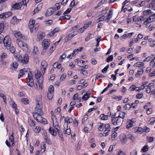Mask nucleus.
I'll use <instances>...</instances> for the list:
<instances>
[{
    "mask_svg": "<svg viewBox=\"0 0 155 155\" xmlns=\"http://www.w3.org/2000/svg\"><path fill=\"white\" fill-rule=\"evenodd\" d=\"M28 72V78L27 81V85L30 87H33L34 85L33 80V75L31 71L29 69H27V71L25 69L20 70L19 71V74L18 75V78L19 79L26 72Z\"/></svg>",
    "mask_w": 155,
    "mask_h": 155,
    "instance_id": "obj_1",
    "label": "nucleus"
},
{
    "mask_svg": "<svg viewBox=\"0 0 155 155\" xmlns=\"http://www.w3.org/2000/svg\"><path fill=\"white\" fill-rule=\"evenodd\" d=\"M36 72L35 74V77L37 79L38 82L39 87H38L37 84L35 86V87L36 89H38L39 88L42 89L43 81V75L45 72L42 70H41V71L38 70L36 71Z\"/></svg>",
    "mask_w": 155,
    "mask_h": 155,
    "instance_id": "obj_2",
    "label": "nucleus"
},
{
    "mask_svg": "<svg viewBox=\"0 0 155 155\" xmlns=\"http://www.w3.org/2000/svg\"><path fill=\"white\" fill-rule=\"evenodd\" d=\"M32 114L35 119L38 122H39L44 124H47V121L46 120L45 118H42V117L41 116V115H42V114H40L37 113H33Z\"/></svg>",
    "mask_w": 155,
    "mask_h": 155,
    "instance_id": "obj_3",
    "label": "nucleus"
},
{
    "mask_svg": "<svg viewBox=\"0 0 155 155\" xmlns=\"http://www.w3.org/2000/svg\"><path fill=\"white\" fill-rule=\"evenodd\" d=\"M16 56L19 62L24 64H27L28 62L29 58L27 54H25L23 56V59L22 57L19 54H17Z\"/></svg>",
    "mask_w": 155,
    "mask_h": 155,
    "instance_id": "obj_4",
    "label": "nucleus"
},
{
    "mask_svg": "<svg viewBox=\"0 0 155 155\" xmlns=\"http://www.w3.org/2000/svg\"><path fill=\"white\" fill-rule=\"evenodd\" d=\"M36 106L35 109V112L34 113H37L40 114H43L42 106L41 102L37 101L36 102Z\"/></svg>",
    "mask_w": 155,
    "mask_h": 155,
    "instance_id": "obj_5",
    "label": "nucleus"
},
{
    "mask_svg": "<svg viewBox=\"0 0 155 155\" xmlns=\"http://www.w3.org/2000/svg\"><path fill=\"white\" fill-rule=\"evenodd\" d=\"M5 47L6 48H9V46L11 45V40L9 36H6L3 40Z\"/></svg>",
    "mask_w": 155,
    "mask_h": 155,
    "instance_id": "obj_6",
    "label": "nucleus"
},
{
    "mask_svg": "<svg viewBox=\"0 0 155 155\" xmlns=\"http://www.w3.org/2000/svg\"><path fill=\"white\" fill-rule=\"evenodd\" d=\"M13 33L15 36L18 38L17 39H22L24 40L27 39V37L25 36H23L20 31H13Z\"/></svg>",
    "mask_w": 155,
    "mask_h": 155,
    "instance_id": "obj_7",
    "label": "nucleus"
},
{
    "mask_svg": "<svg viewBox=\"0 0 155 155\" xmlns=\"http://www.w3.org/2000/svg\"><path fill=\"white\" fill-rule=\"evenodd\" d=\"M122 121V120L117 117L112 120V122L114 125L116 126L121 124Z\"/></svg>",
    "mask_w": 155,
    "mask_h": 155,
    "instance_id": "obj_8",
    "label": "nucleus"
},
{
    "mask_svg": "<svg viewBox=\"0 0 155 155\" xmlns=\"http://www.w3.org/2000/svg\"><path fill=\"white\" fill-rule=\"evenodd\" d=\"M52 120H53V126L56 129L58 130L60 127L58 125V120L56 117L55 116H52Z\"/></svg>",
    "mask_w": 155,
    "mask_h": 155,
    "instance_id": "obj_9",
    "label": "nucleus"
},
{
    "mask_svg": "<svg viewBox=\"0 0 155 155\" xmlns=\"http://www.w3.org/2000/svg\"><path fill=\"white\" fill-rule=\"evenodd\" d=\"M50 40L48 39H45L43 41L42 45L45 50L47 49L50 45Z\"/></svg>",
    "mask_w": 155,
    "mask_h": 155,
    "instance_id": "obj_10",
    "label": "nucleus"
},
{
    "mask_svg": "<svg viewBox=\"0 0 155 155\" xmlns=\"http://www.w3.org/2000/svg\"><path fill=\"white\" fill-rule=\"evenodd\" d=\"M16 42L18 45L22 49H24L25 48H27V45L26 44L24 43L21 41H19V39H17Z\"/></svg>",
    "mask_w": 155,
    "mask_h": 155,
    "instance_id": "obj_11",
    "label": "nucleus"
},
{
    "mask_svg": "<svg viewBox=\"0 0 155 155\" xmlns=\"http://www.w3.org/2000/svg\"><path fill=\"white\" fill-rule=\"evenodd\" d=\"M48 66L47 62L45 60H43L41 63L40 69L41 70H42L45 71V70Z\"/></svg>",
    "mask_w": 155,
    "mask_h": 155,
    "instance_id": "obj_12",
    "label": "nucleus"
},
{
    "mask_svg": "<svg viewBox=\"0 0 155 155\" xmlns=\"http://www.w3.org/2000/svg\"><path fill=\"white\" fill-rule=\"evenodd\" d=\"M60 28H56L53 29L51 32L49 33L47 35L48 37L49 38L53 36L55 34L58 32L59 31Z\"/></svg>",
    "mask_w": 155,
    "mask_h": 155,
    "instance_id": "obj_13",
    "label": "nucleus"
},
{
    "mask_svg": "<svg viewBox=\"0 0 155 155\" xmlns=\"http://www.w3.org/2000/svg\"><path fill=\"white\" fill-rule=\"evenodd\" d=\"M22 2H19L18 3H16L13 4L12 5V7L13 8L16 10L20 9L22 6Z\"/></svg>",
    "mask_w": 155,
    "mask_h": 155,
    "instance_id": "obj_14",
    "label": "nucleus"
},
{
    "mask_svg": "<svg viewBox=\"0 0 155 155\" xmlns=\"http://www.w3.org/2000/svg\"><path fill=\"white\" fill-rule=\"evenodd\" d=\"M68 124H65L64 125V131L63 133L64 134L70 135L71 134V131L70 128H68Z\"/></svg>",
    "mask_w": 155,
    "mask_h": 155,
    "instance_id": "obj_15",
    "label": "nucleus"
},
{
    "mask_svg": "<svg viewBox=\"0 0 155 155\" xmlns=\"http://www.w3.org/2000/svg\"><path fill=\"white\" fill-rule=\"evenodd\" d=\"M127 138V135H126L125 134H122L120 135V139L122 143L123 144H125L126 143Z\"/></svg>",
    "mask_w": 155,
    "mask_h": 155,
    "instance_id": "obj_16",
    "label": "nucleus"
},
{
    "mask_svg": "<svg viewBox=\"0 0 155 155\" xmlns=\"http://www.w3.org/2000/svg\"><path fill=\"white\" fill-rule=\"evenodd\" d=\"M35 20L32 19L30 20L29 23L28 27L31 32H32L33 30L34 26L35 24Z\"/></svg>",
    "mask_w": 155,
    "mask_h": 155,
    "instance_id": "obj_17",
    "label": "nucleus"
},
{
    "mask_svg": "<svg viewBox=\"0 0 155 155\" xmlns=\"http://www.w3.org/2000/svg\"><path fill=\"white\" fill-rule=\"evenodd\" d=\"M10 104L12 107L14 109L15 112L16 114H18V110L17 108V105L13 101H12L10 102Z\"/></svg>",
    "mask_w": 155,
    "mask_h": 155,
    "instance_id": "obj_18",
    "label": "nucleus"
},
{
    "mask_svg": "<svg viewBox=\"0 0 155 155\" xmlns=\"http://www.w3.org/2000/svg\"><path fill=\"white\" fill-rule=\"evenodd\" d=\"M75 35V34L74 32L70 33L64 38V41L65 42H67L72 38Z\"/></svg>",
    "mask_w": 155,
    "mask_h": 155,
    "instance_id": "obj_19",
    "label": "nucleus"
},
{
    "mask_svg": "<svg viewBox=\"0 0 155 155\" xmlns=\"http://www.w3.org/2000/svg\"><path fill=\"white\" fill-rule=\"evenodd\" d=\"M44 37L43 33L42 32H38L37 34L36 40L37 41H40L42 40Z\"/></svg>",
    "mask_w": 155,
    "mask_h": 155,
    "instance_id": "obj_20",
    "label": "nucleus"
},
{
    "mask_svg": "<svg viewBox=\"0 0 155 155\" xmlns=\"http://www.w3.org/2000/svg\"><path fill=\"white\" fill-rule=\"evenodd\" d=\"M54 12V10L53 8H50L45 13L46 16H50Z\"/></svg>",
    "mask_w": 155,
    "mask_h": 155,
    "instance_id": "obj_21",
    "label": "nucleus"
},
{
    "mask_svg": "<svg viewBox=\"0 0 155 155\" xmlns=\"http://www.w3.org/2000/svg\"><path fill=\"white\" fill-rule=\"evenodd\" d=\"M135 17H134L133 20L134 21H135L136 23L138 25H140L142 23V21L143 20V18L140 17L137 19H136Z\"/></svg>",
    "mask_w": 155,
    "mask_h": 155,
    "instance_id": "obj_22",
    "label": "nucleus"
},
{
    "mask_svg": "<svg viewBox=\"0 0 155 155\" xmlns=\"http://www.w3.org/2000/svg\"><path fill=\"white\" fill-rule=\"evenodd\" d=\"M7 57L8 55L5 52L2 53L0 55V61H3V60H4Z\"/></svg>",
    "mask_w": 155,
    "mask_h": 155,
    "instance_id": "obj_23",
    "label": "nucleus"
},
{
    "mask_svg": "<svg viewBox=\"0 0 155 155\" xmlns=\"http://www.w3.org/2000/svg\"><path fill=\"white\" fill-rule=\"evenodd\" d=\"M143 70L142 68H139L137 70V72L135 76L136 77H140L141 75L143 73Z\"/></svg>",
    "mask_w": 155,
    "mask_h": 155,
    "instance_id": "obj_24",
    "label": "nucleus"
},
{
    "mask_svg": "<svg viewBox=\"0 0 155 155\" xmlns=\"http://www.w3.org/2000/svg\"><path fill=\"white\" fill-rule=\"evenodd\" d=\"M134 104H125L124 106V108L126 110H129L130 108L132 107V105Z\"/></svg>",
    "mask_w": 155,
    "mask_h": 155,
    "instance_id": "obj_25",
    "label": "nucleus"
},
{
    "mask_svg": "<svg viewBox=\"0 0 155 155\" xmlns=\"http://www.w3.org/2000/svg\"><path fill=\"white\" fill-rule=\"evenodd\" d=\"M149 22H152L155 21V15L150 16L147 20Z\"/></svg>",
    "mask_w": 155,
    "mask_h": 155,
    "instance_id": "obj_26",
    "label": "nucleus"
},
{
    "mask_svg": "<svg viewBox=\"0 0 155 155\" xmlns=\"http://www.w3.org/2000/svg\"><path fill=\"white\" fill-rule=\"evenodd\" d=\"M49 132L52 135L55 136L57 134L56 131L52 127H50L49 129Z\"/></svg>",
    "mask_w": 155,
    "mask_h": 155,
    "instance_id": "obj_27",
    "label": "nucleus"
},
{
    "mask_svg": "<svg viewBox=\"0 0 155 155\" xmlns=\"http://www.w3.org/2000/svg\"><path fill=\"white\" fill-rule=\"evenodd\" d=\"M150 65L152 67L153 70L155 71V57L150 62Z\"/></svg>",
    "mask_w": 155,
    "mask_h": 155,
    "instance_id": "obj_28",
    "label": "nucleus"
},
{
    "mask_svg": "<svg viewBox=\"0 0 155 155\" xmlns=\"http://www.w3.org/2000/svg\"><path fill=\"white\" fill-rule=\"evenodd\" d=\"M64 122L66 123L65 124H68V123H72L73 120L72 118H69L68 117H64Z\"/></svg>",
    "mask_w": 155,
    "mask_h": 155,
    "instance_id": "obj_29",
    "label": "nucleus"
},
{
    "mask_svg": "<svg viewBox=\"0 0 155 155\" xmlns=\"http://www.w3.org/2000/svg\"><path fill=\"white\" fill-rule=\"evenodd\" d=\"M18 66V64L16 62H14L11 64V68L14 69L17 68Z\"/></svg>",
    "mask_w": 155,
    "mask_h": 155,
    "instance_id": "obj_30",
    "label": "nucleus"
},
{
    "mask_svg": "<svg viewBox=\"0 0 155 155\" xmlns=\"http://www.w3.org/2000/svg\"><path fill=\"white\" fill-rule=\"evenodd\" d=\"M125 115L126 114L125 112L121 111L119 113V115L118 117L123 120V119L125 117Z\"/></svg>",
    "mask_w": 155,
    "mask_h": 155,
    "instance_id": "obj_31",
    "label": "nucleus"
},
{
    "mask_svg": "<svg viewBox=\"0 0 155 155\" xmlns=\"http://www.w3.org/2000/svg\"><path fill=\"white\" fill-rule=\"evenodd\" d=\"M90 93H89L87 94L86 93L83 95L82 97V98L84 101H86L90 97Z\"/></svg>",
    "mask_w": 155,
    "mask_h": 155,
    "instance_id": "obj_32",
    "label": "nucleus"
},
{
    "mask_svg": "<svg viewBox=\"0 0 155 155\" xmlns=\"http://www.w3.org/2000/svg\"><path fill=\"white\" fill-rule=\"evenodd\" d=\"M113 11L112 9H110L109 12V13H108V17L106 19L107 20H108L109 21L110 20V19L111 18L113 14Z\"/></svg>",
    "mask_w": 155,
    "mask_h": 155,
    "instance_id": "obj_33",
    "label": "nucleus"
},
{
    "mask_svg": "<svg viewBox=\"0 0 155 155\" xmlns=\"http://www.w3.org/2000/svg\"><path fill=\"white\" fill-rule=\"evenodd\" d=\"M144 64L143 62H137L134 64V66L137 67L143 66Z\"/></svg>",
    "mask_w": 155,
    "mask_h": 155,
    "instance_id": "obj_34",
    "label": "nucleus"
},
{
    "mask_svg": "<svg viewBox=\"0 0 155 155\" xmlns=\"http://www.w3.org/2000/svg\"><path fill=\"white\" fill-rule=\"evenodd\" d=\"M28 123L29 125L30 126H33L35 125V122L30 118L28 119Z\"/></svg>",
    "mask_w": 155,
    "mask_h": 155,
    "instance_id": "obj_35",
    "label": "nucleus"
},
{
    "mask_svg": "<svg viewBox=\"0 0 155 155\" xmlns=\"http://www.w3.org/2000/svg\"><path fill=\"white\" fill-rule=\"evenodd\" d=\"M133 125V123L130 122V120H128L127 122L126 127L127 129H129Z\"/></svg>",
    "mask_w": 155,
    "mask_h": 155,
    "instance_id": "obj_36",
    "label": "nucleus"
},
{
    "mask_svg": "<svg viewBox=\"0 0 155 155\" xmlns=\"http://www.w3.org/2000/svg\"><path fill=\"white\" fill-rule=\"evenodd\" d=\"M152 13L151 10L148 9L147 10L144 11L143 12V14L144 16L149 15Z\"/></svg>",
    "mask_w": 155,
    "mask_h": 155,
    "instance_id": "obj_37",
    "label": "nucleus"
},
{
    "mask_svg": "<svg viewBox=\"0 0 155 155\" xmlns=\"http://www.w3.org/2000/svg\"><path fill=\"white\" fill-rule=\"evenodd\" d=\"M13 133H12V135L9 137V140L11 144L12 145L14 144V140L13 137Z\"/></svg>",
    "mask_w": 155,
    "mask_h": 155,
    "instance_id": "obj_38",
    "label": "nucleus"
},
{
    "mask_svg": "<svg viewBox=\"0 0 155 155\" xmlns=\"http://www.w3.org/2000/svg\"><path fill=\"white\" fill-rule=\"evenodd\" d=\"M21 101L25 104H27L29 103V101L28 99L26 98H22L21 99Z\"/></svg>",
    "mask_w": 155,
    "mask_h": 155,
    "instance_id": "obj_39",
    "label": "nucleus"
},
{
    "mask_svg": "<svg viewBox=\"0 0 155 155\" xmlns=\"http://www.w3.org/2000/svg\"><path fill=\"white\" fill-rule=\"evenodd\" d=\"M127 138L128 139H130L133 142L135 140V138L131 134H129L127 135Z\"/></svg>",
    "mask_w": 155,
    "mask_h": 155,
    "instance_id": "obj_40",
    "label": "nucleus"
},
{
    "mask_svg": "<svg viewBox=\"0 0 155 155\" xmlns=\"http://www.w3.org/2000/svg\"><path fill=\"white\" fill-rule=\"evenodd\" d=\"M54 91V88L53 86L50 85L48 89V93H53Z\"/></svg>",
    "mask_w": 155,
    "mask_h": 155,
    "instance_id": "obj_41",
    "label": "nucleus"
},
{
    "mask_svg": "<svg viewBox=\"0 0 155 155\" xmlns=\"http://www.w3.org/2000/svg\"><path fill=\"white\" fill-rule=\"evenodd\" d=\"M155 122V118L154 117H151L149 120L148 122L150 124H153Z\"/></svg>",
    "mask_w": 155,
    "mask_h": 155,
    "instance_id": "obj_42",
    "label": "nucleus"
},
{
    "mask_svg": "<svg viewBox=\"0 0 155 155\" xmlns=\"http://www.w3.org/2000/svg\"><path fill=\"white\" fill-rule=\"evenodd\" d=\"M100 118L103 120H107L108 118V116L104 114L101 115L100 116Z\"/></svg>",
    "mask_w": 155,
    "mask_h": 155,
    "instance_id": "obj_43",
    "label": "nucleus"
},
{
    "mask_svg": "<svg viewBox=\"0 0 155 155\" xmlns=\"http://www.w3.org/2000/svg\"><path fill=\"white\" fill-rule=\"evenodd\" d=\"M112 98L114 99L117 100L118 101H120L122 100V96H112Z\"/></svg>",
    "mask_w": 155,
    "mask_h": 155,
    "instance_id": "obj_44",
    "label": "nucleus"
},
{
    "mask_svg": "<svg viewBox=\"0 0 155 155\" xmlns=\"http://www.w3.org/2000/svg\"><path fill=\"white\" fill-rule=\"evenodd\" d=\"M138 133L139 134H142L144 132V129L140 127H137Z\"/></svg>",
    "mask_w": 155,
    "mask_h": 155,
    "instance_id": "obj_45",
    "label": "nucleus"
},
{
    "mask_svg": "<svg viewBox=\"0 0 155 155\" xmlns=\"http://www.w3.org/2000/svg\"><path fill=\"white\" fill-rule=\"evenodd\" d=\"M33 53L35 54H37L38 53V49L37 47L35 46L34 47L33 50Z\"/></svg>",
    "mask_w": 155,
    "mask_h": 155,
    "instance_id": "obj_46",
    "label": "nucleus"
},
{
    "mask_svg": "<svg viewBox=\"0 0 155 155\" xmlns=\"http://www.w3.org/2000/svg\"><path fill=\"white\" fill-rule=\"evenodd\" d=\"M8 49H9L10 51L12 53H14L15 51V48L13 46H10L9 48H6Z\"/></svg>",
    "mask_w": 155,
    "mask_h": 155,
    "instance_id": "obj_47",
    "label": "nucleus"
},
{
    "mask_svg": "<svg viewBox=\"0 0 155 155\" xmlns=\"http://www.w3.org/2000/svg\"><path fill=\"white\" fill-rule=\"evenodd\" d=\"M150 23L151 22H149V21H147V20H146L144 21L143 24L145 25L146 27L149 28L151 25Z\"/></svg>",
    "mask_w": 155,
    "mask_h": 155,
    "instance_id": "obj_48",
    "label": "nucleus"
},
{
    "mask_svg": "<svg viewBox=\"0 0 155 155\" xmlns=\"http://www.w3.org/2000/svg\"><path fill=\"white\" fill-rule=\"evenodd\" d=\"M75 0H73L71 2L70 5V7L71 8L73 7L75 5H77V3L75 2Z\"/></svg>",
    "mask_w": 155,
    "mask_h": 155,
    "instance_id": "obj_49",
    "label": "nucleus"
},
{
    "mask_svg": "<svg viewBox=\"0 0 155 155\" xmlns=\"http://www.w3.org/2000/svg\"><path fill=\"white\" fill-rule=\"evenodd\" d=\"M91 21H89L88 22L86 23L83 26V28L85 29H86L91 24Z\"/></svg>",
    "mask_w": 155,
    "mask_h": 155,
    "instance_id": "obj_50",
    "label": "nucleus"
},
{
    "mask_svg": "<svg viewBox=\"0 0 155 155\" xmlns=\"http://www.w3.org/2000/svg\"><path fill=\"white\" fill-rule=\"evenodd\" d=\"M109 67V65H107L103 69L101 70V72L103 73H105L107 72V70Z\"/></svg>",
    "mask_w": 155,
    "mask_h": 155,
    "instance_id": "obj_51",
    "label": "nucleus"
},
{
    "mask_svg": "<svg viewBox=\"0 0 155 155\" xmlns=\"http://www.w3.org/2000/svg\"><path fill=\"white\" fill-rule=\"evenodd\" d=\"M71 18L70 15H66L63 16L62 18L64 20H69Z\"/></svg>",
    "mask_w": 155,
    "mask_h": 155,
    "instance_id": "obj_52",
    "label": "nucleus"
},
{
    "mask_svg": "<svg viewBox=\"0 0 155 155\" xmlns=\"http://www.w3.org/2000/svg\"><path fill=\"white\" fill-rule=\"evenodd\" d=\"M113 58L112 55L109 56L106 59V61L107 62H109L110 61H112Z\"/></svg>",
    "mask_w": 155,
    "mask_h": 155,
    "instance_id": "obj_53",
    "label": "nucleus"
},
{
    "mask_svg": "<svg viewBox=\"0 0 155 155\" xmlns=\"http://www.w3.org/2000/svg\"><path fill=\"white\" fill-rule=\"evenodd\" d=\"M61 5V4L60 3H56L55 5V7H54V8L55 9H56L57 10H59L60 8V6Z\"/></svg>",
    "mask_w": 155,
    "mask_h": 155,
    "instance_id": "obj_54",
    "label": "nucleus"
},
{
    "mask_svg": "<svg viewBox=\"0 0 155 155\" xmlns=\"http://www.w3.org/2000/svg\"><path fill=\"white\" fill-rule=\"evenodd\" d=\"M41 130V127L39 126H37L36 127L35 129L34 130V132L36 133H38Z\"/></svg>",
    "mask_w": 155,
    "mask_h": 155,
    "instance_id": "obj_55",
    "label": "nucleus"
},
{
    "mask_svg": "<svg viewBox=\"0 0 155 155\" xmlns=\"http://www.w3.org/2000/svg\"><path fill=\"white\" fill-rule=\"evenodd\" d=\"M117 134L116 132H114L111 135V139L113 140H115V138L117 137Z\"/></svg>",
    "mask_w": 155,
    "mask_h": 155,
    "instance_id": "obj_56",
    "label": "nucleus"
},
{
    "mask_svg": "<svg viewBox=\"0 0 155 155\" xmlns=\"http://www.w3.org/2000/svg\"><path fill=\"white\" fill-rule=\"evenodd\" d=\"M148 146L147 145H145L142 149V151L143 152H145L148 151Z\"/></svg>",
    "mask_w": 155,
    "mask_h": 155,
    "instance_id": "obj_57",
    "label": "nucleus"
},
{
    "mask_svg": "<svg viewBox=\"0 0 155 155\" xmlns=\"http://www.w3.org/2000/svg\"><path fill=\"white\" fill-rule=\"evenodd\" d=\"M117 155H126V154L120 149L118 150Z\"/></svg>",
    "mask_w": 155,
    "mask_h": 155,
    "instance_id": "obj_58",
    "label": "nucleus"
},
{
    "mask_svg": "<svg viewBox=\"0 0 155 155\" xmlns=\"http://www.w3.org/2000/svg\"><path fill=\"white\" fill-rule=\"evenodd\" d=\"M110 131V130H105L104 131V136H106L108 135Z\"/></svg>",
    "mask_w": 155,
    "mask_h": 155,
    "instance_id": "obj_59",
    "label": "nucleus"
},
{
    "mask_svg": "<svg viewBox=\"0 0 155 155\" xmlns=\"http://www.w3.org/2000/svg\"><path fill=\"white\" fill-rule=\"evenodd\" d=\"M42 6V5L41 4H39L38 5V7L37 8H36L34 10V12L35 13L38 12H39L38 7H41Z\"/></svg>",
    "mask_w": 155,
    "mask_h": 155,
    "instance_id": "obj_60",
    "label": "nucleus"
},
{
    "mask_svg": "<svg viewBox=\"0 0 155 155\" xmlns=\"http://www.w3.org/2000/svg\"><path fill=\"white\" fill-rule=\"evenodd\" d=\"M0 18L2 19H5L6 18L4 13H3L0 14Z\"/></svg>",
    "mask_w": 155,
    "mask_h": 155,
    "instance_id": "obj_61",
    "label": "nucleus"
},
{
    "mask_svg": "<svg viewBox=\"0 0 155 155\" xmlns=\"http://www.w3.org/2000/svg\"><path fill=\"white\" fill-rule=\"evenodd\" d=\"M4 13L5 14V15H6V18L10 17L12 15V12H4Z\"/></svg>",
    "mask_w": 155,
    "mask_h": 155,
    "instance_id": "obj_62",
    "label": "nucleus"
},
{
    "mask_svg": "<svg viewBox=\"0 0 155 155\" xmlns=\"http://www.w3.org/2000/svg\"><path fill=\"white\" fill-rule=\"evenodd\" d=\"M104 127L105 129L106 130H110V126L109 124H105L104 125Z\"/></svg>",
    "mask_w": 155,
    "mask_h": 155,
    "instance_id": "obj_63",
    "label": "nucleus"
},
{
    "mask_svg": "<svg viewBox=\"0 0 155 155\" xmlns=\"http://www.w3.org/2000/svg\"><path fill=\"white\" fill-rule=\"evenodd\" d=\"M12 21L14 24L17 23V18L16 16H15L13 17Z\"/></svg>",
    "mask_w": 155,
    "mask_h": 155,
    "instance_id": "obj_64",
    "label": "nucleus"
}]
</instances>
